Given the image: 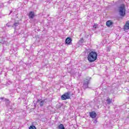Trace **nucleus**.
<instances>
[{"mask_svg": "<svg viewBox=\"0 0 129 129\" xmlns=\"http://www.w3.org/2000/svg\"><path fill=\"white\" fill-rule=\"evenodd\" d=\"M124 30H129V21H126L125 25L124 26Z\"/></svg>", "mask_w": 129, "mask_h": 129, "instance_id": "nucleus-9", "label": "nucleus"}, {"mask_svg": "<svg viewBox=\"0 0 129 129\" xmlns=\"http://www.w3.org/2000/svg\"><path fill=\"white\" fill-rule=\"evenodd\" d=\"M97 123V119H95L94 121V123Z\"/></svg>", "mask_w": 129, "mask_h": 129, "instance_id": "nucleus-18", "label": "nucleus"}, {"mask_svg": "<svg viewBox=\"0 0 129 129\" xmlns=\"http://www.w3.org/2000/svg\"><path fill=\"white\" fill-rule=\"evenodd\" d=\"M23 112H25V111H23Z\"/></svg>", "mask_w": 129, "mask_h": 129, "instance_id": "nucleus-25", "label": "nucleus"}, {"mask_svg": "<svg viewBox=\"0 0 129 129\" xmlns=\"http://www.w3.org/2000/svg\"><path fill=\"white\" fill-rule=\"evenodd\" d=\"M58 128H59V129H65V127H64V125H63V124H60L58 126Z\"/></svg>", "mask_w": 129, "mask_h": 129, "instance_id": "nucleus-13", "label": "nucleus"}, {"mask_svg": "<svg viewBox=\"0 0 129 129\" xmlns=\"http://www.w3.org/2000/svg\"><path fill=\"white\" fill-rule=\"evenodd\" d=\"M19 25H20V22H15L14 23L13 26L15 27V28L16 27H18V26H19Z\"/></svg>", "mask_w": 129, "mask_h": 129, "instance_id": "nucleus-14", "label": "nucleus"}, {"mask_svg": "<svg viewBox=\"0 0 129 129\" xmlns=\"http://www.w3.org/2000/svg\"><path fill=\"white\" fill-rule=\"evenodd\" d=\"M65 43L67 44V45H71V44H72V38H71V37L67 38L65 40Z\"/></svg>", "mask_w": 129, "mask_h": 129, "instance_id": "nucleus-6", "label": "nucleus"}, {"mask_svg": "<svg viewBox=\"0 0 129 129\" xmlns=\"http://www.w3.org/2000/svg\"><path fill=\"white\" fill-rule=\"evenodd\" d=\"M106 25L107 27H110V26H112L113 25V22L111 20H108L106 22Z\"/></svg>", "mask_w": 129, "mask_h": 129, "instance_id": "nucleus-8", "label": "nucleus"}, {"mask_svg": "<svg viewBox=\"0 0 129 129\" xmlns=\"http://www.w3.org/2000/svg\"><path fill=\"white\" fill-rule=\"evenodd\" d=\"M87 58L89 62H94L97 60V53L93 51H91L88 54Z\"/></svg>", "mask_w": 129, "mask_h": 129, "instance_id": "nucleus-1", "label": "nucleus"}, {"mask_svg": "<svg viewBox=\"0 0 129 129\" xmlns=\"http://www.w3.org/2000/svg\"><path fill=\"white\" fill-rule=\"evenodd\" d=\"M29 129H37V128L36 127V126L35 125H31L30 126Z\"/></svg>", "mask_w": 129, "mask_h": 129, "instance_id": "nucleus-15", "label": "nucleus"}, {"mask_svg": "<svg viewBox=\"0 0 129 129\" xmlns=\"http://www.w3.org/2000/svg\"><path fill=\"white\" fill-rule=\"evenodd\" d=\"M34 107H36V104H34Z\"/></svg>", "mask_w": 129, "mask_h": 129, "instance_id": "nucleus-23", "label": "nucleus"}, {"mask_svg": "<svg viewBox=\"0 0 129 129\" xmlns=\"http://www.w3.org/2000/svg\"><path fill=\"white\" fill-rule=\"evenodd\" d=\"M97 26H98L97 24H94V25L93 26V28L94 29V30H96V29H97Z\"/></svg>", "mask_w": 129, "mask_h": 129, "instance_id": "nucleus-16", "label": "nucleus"}, {"mask_svg": "<svg viewBox=\"0 0 129 129\" xmlns=\"http://www.w3.org/2000/svg\"><path fill=\"white\" fill-rule=\"evenodd\" d=\"M103 91H104V92H106V89H104Z\"/></svg>", "mask_w": 129, "mask_h": 129, "instance_id": "nucleus-21", "label": "nucleus"}, {"mask_svg": "<svg viewBox=\"0 0 129 129\" xmlns=\"http://www.w3.org/2000/svg\"><path fill=\"white\" fill-rule=\"evenodd\" d=\"M97 114L96 113H90V116L92 118H95Z\"/></svg>", "mask_w": 129, "mask_h": 129, "instance_id": "nucleus-11", "label": "nucleus"}, {"mask_svg": "<svg viewBox=\"0 0 129 129\" xmlns=\"http://www.w3.org/2000/svg\"><path fill=\"white\" fill-rule=\"evenodd\" d=\"M6 26L8 27V28H10V27H11V25L9 24V23H7L6 24Z\"/></svg>", "mask_w": 129, "mask_h": 129, "instance_id": "nucleus-19", "label": "nucleus"}, {"mask_svg": "<svg viewBox=\"0 0 129 129\" xmlns=\"http://www.w3.org/2000/svg\"><path fill=\"white\" fill-rule=\"evenodd\" d=\"M72 93L71 92L69 91L65 93L64 94L61 95L60 97V99L61 100H66V99H70V96H71Z\"/></svg>", "mask_w": 129, "mask_h": 129, "instance_id": "nucleus-3", "label": "nucleus"}, {"mask_svg": "<svg viewBox=\"0 0 129 129\" xmlns=\"http://www.w3.org/2000/svg\"><path fill=\"white\" fill-rule=\"evenodd\" d=\"M127 118H129V116L128 117H127Z\"/></svg>", "mask_w": 129, "mask_h": 129, "instance_id": "nucleus-24", "label": "nucleus"}, {"mask_svg": "<svg viewBox=\"0 0 129 129\" xmlns=\"http://www.w3.org/2000/svg\"><path fill=\"white\" fill-rule=\"evenodd\" d=\"M29 19H33L35 18V12L33 11H30L28 14Z\"/></svg>", "mask_w": 129, "mask_h": 129, "instance_id": "nucleus-7", "label": "nucleus"}, {"mask_svg": "<svg viewBox=\"0 0 129 129\" xmlns=\"http://www.w3.org/2000/svg\"><path fill=\"white\" fill-rule=\"evenodd\" d=\"M112 102V99L108 98L106 100V103H107V104H111V103Z\"/></svg>", "mask_w": 129, "mask_h": 129, "instance_id": "nucleus-10", "label": "nucleus"}, {"mask_svg": "<svg viewBox=\"0 0 129 129\" xmlns=\"http://www.w3.org/2000/svg\"><path fill=\"white\" fill-rule=\"evenodd\" d=\"M46 100V99H38L37 102V103H39L41 107H42V106H43V105H44V104H45V103H46L47 102Z\"/></svg>", "mask_w": 129, "mask_h": 129, "instance_id": "nucleus-5", "label": "nucleus"}, {"mask_svg": "<svg viewBox=\"0 0 129 129\" xmlns=\"http://www.w3.org/2000/svg\"><path fill=\"white\" fill-rule=\"evenodd\" d=\"M79 42H80V43H83V42H84V40L83 39V38H80Z\"/></svg>", "mask_w": 129, "mask_h": 129, "instance_id": "nucleus-17", "label": "nucleus"}, {"mask_svg": "<svg viewBox=\"0 0 129 129\" xmlns=\"http://www.w3.org/2000/svg\"><path fill=\"white\" fill-rule=\"evenodd\" d=\"M89 113H96V112H95V111H92V112H89Z\"/></svg>", "mask_w": 129, "mask_h": 129, "instance_id": "nucleus-20", "label": "nucleus"}, {"mask_svg": "<svg viewBox=\"0 0 129 129\" xmlns=\"http://www.w3.org/2000/svg\"><path fill=\"white\" fill-rule=\"evenodd\" d=\"M1 100H3V101H6V102H9L10 100L9 99L5 98V97H1L0 98Z\"/></svg>", "mask_w": 129, "mask_h": 129, "instance_id": "nucleus-12", "label": "nucleus"}, {"mask_svg": "<svg viewBox=\"0 0 129 129\" xmlns=\"http://www.w3.org/2000/svg\"><path fill=\"white\" fill-rule=\"evenodd\" d=\"M118 10L121 17H124L125 16V5L124 4H121L118 7Z\"/></svg>", "mask_w": 129, "mask_h": 129, "instance_id": "nucleus-2", "label": "nucleus"}, {"mask_svg": "<svg viewBox=\"0 0 129 129\" xmlns=\"http://www.w3.org/2000/svg\"><path fill=\"white\" fill-rule=\"evenodd\" d=\"M12 13H13V11H10V15H11V14H12Z\"/></svg>", "mask_w": 129, "mask_h": 129, "instance_id": "nucleus-22", "label": "nucleus"}, {"mask_svg": "<svg viewBox=\"0 0 129 129\" xmlns=\"http://www.w3.org/2000/svg\"><path fill=\"white\" fill-rule=\"evenodd\" d=\"M90 79H91V78L89 77H87L85 79L83 84L84 88H88V84H89V82H90Z\"/></svg>", "mask_w": 129, "mask_h": 129, "instance_id": "nucleus-4", "label": "nucleus"}]
</instances>
